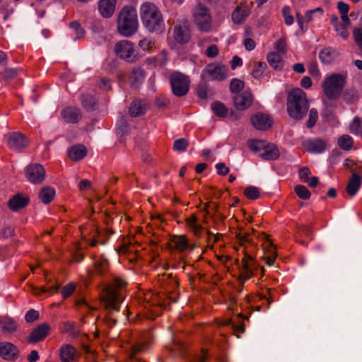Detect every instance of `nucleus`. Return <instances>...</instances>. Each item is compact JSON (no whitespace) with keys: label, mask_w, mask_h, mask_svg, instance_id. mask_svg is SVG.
<instances>
[{"label":"nucleus","mask_w":362,"mask_h":362,"mask_svg":"<svg viewBox=\"0 0 362 362\" xmlns=\"http://www.w3.org/2000/svg\"><path fill=\"white\" fill-rule=\"evenodd\" d=\"M127 282L125 279L115 277L112 284L103 291L100 299L105 309L110 311H119Z\"/></svg>","instance_id":"obj_1"},{"label":"nucleus","mask_w":362,"mask_h":362,"mask_svg":"<svg viewBox=\"0 0 362 362\" xmlns=\"http://www.w3.org/2000/svg\"><path fill=\"white\" fill-rule=\"evenodd\" d=\"M140 16L143 25L151 33H160L164 28V21L158 7L151 2L141 5Z\"/></svg>","instance_id":"obj_2"},{"label":"nucleus","mask_w":362,"mask_h":362,"mask_svg":"<svg viewBox=\"0 0 362 362\" xmlns=\"http://www.w3.org/2000/svg\"><path fill=\"white\" fill-rule=\"evenodd\" d=\"M309 108L306 93L300 88L291 90L287 96L286 109L288 115L293 119L300 120L306 115Z\"/></svg>","instance_id":"obj_3"},{"label":"nucleus","mask_w":362,"mask_h":362,"mask_svg":"<svg viewBox=\"0 0 362 362\" xmlns=\"http://www.w3.org/2000/svg\"><path fill=\"white\" fill-rule=\"evenodd\" d=\"M139 28L137 13L133 6H126L119 11L117 20L118 33L124 37L135 34Z\"/></svg>","instance_id":"obj_4"},{"label":"nucleus","mask_w":362,"mask_h":362,"mask_svg":"<svg viewBox=\"0 0 362 362\" xmlns=\"http://www.w3.org/2000/svg\"><path fill=\"white\" fill-rule=\"evenodd\" d=\"M347 80L346 72L332 74L327 76L322 83L324 95L329 99L334 100L342 94Z\"/></svg>","instance_id":"obj_5"},{"label":"nucleus","mask_w":362,"mask_h":362,"mask_svg":"<svg viewBox=\"0 0 362 362\" xmlns=\"http://www.w3.org/2000/svg\"><path fill=\"white\" fill-rule=\"evenodd\" d=\"M192 21L198 30L208 33L212 28V16L209 8L202 3L197 4L192 10Z\"/></svg>","instance_id":"obj_6"},{"label":"nucleus","mask_w":362,"mask_h":362,"mask_svg":"<svg viewBox=\"0 0 362 362\" xmlns=\"http://www.w3.org/2000/svg\"><path fill=\"white\" fill-rule=\"evenodd\" d=\"M244 257L241 259V267L239 268L238 279L242 281H245L252 276L257 275L259 272L261 276L263 277L265 269L263 267H260L252 256L245 249Z\"/></svg>","instance_id":"obj_7"},{"label":"nucleus","mask_w":362,"mask_h":362,"mask_svg":"<svg viewBox=\"0 0 362 362\" xmlns=\"http://www.w3.org/2000/svg\"><path fill=\"white\" fill-rule=\"evenodd\" d=\"M170 82L173 93L175 96L182 97L188 93L190 80L187 75L174 71L170 76Z\"/></svg>","instance_id":"obj_8"},{"label":"nucleus","mask_w":362,"mask_h":362,"mask_svg":"<svg viewBox=\"0 0 362 362\" xmlns=\"http://www.w3.org/2000/svg\"><path fill=\"white\" fill-rule=\"evenodd\" d=\"M202 77L217 81H223L228 77V68L217 62L209 64L202 71Z\"/></svg>","instance_id":"obj_9"},{"label":"nucleus","mask_w":362,"mask_h":362,"mask_svg":"<svg viewBox=\"0 0 362 362\" xmlns=\"http://www.w3.org/2000/svg\"><path fill=\"white\" fill-rule=\"evenodd\" d=\"M115 52L120 59L128 62H134L137 55L134 44L127 40L117 42L115 45Z\"/></svg>","instance_id":"obj_10"},{"label":"nucleus","mask_w":362,"mask_h":362,"mask_svg":"<svg viewBox=\"0 0 362 362\" xmlns=\"http://www.w3.org/2000/svg\"><path fill=\"white\" fill-rule=\"evenodd\" d=\"M6 144L11 150L19 151L28 144L27 138L20 132H10L5 135Z\"/></svg>","instance_id":"obj_11"},{"label":"nucleus","mask_w":362,"mask_h":362,"mask_svg":"<svg viewBox=\"0 0 362 362\" xmlns=\"http://www.w3.org/2000/svg\"><path fill=\"white\" fill-rule=\"evenodd\" d=\"M45 170L38 163L31 164L26 168L25 177L27 180L33 184H40L44 179Z\"/></svg>","instance_id":"obj_12"},{"label":"nucleus","mask_w":362,"mask_h":362,"mask_svg":"<svg viewBox=\"0 0 362 362\" xmlns=\"http://www.w3.org/2000/svg\"><path fill=\"white\" fill-rule=\"evenodd\" d=\"M173 37L179 44L187 43L191 37L190 30L187 25V21L179 22L173 28Z\"/></svg>","instance_id":"obj_13"},{"label":"nucleus","mask_w":362,"mask_h":362,"mask_svg":"<svg viewBox=\"0 0 362 362\" xmlns=\"http://www.w3.org/2000/svg\"><path fill=\"white\" fill-rule=\"evenodd\" d=\"M172 247L179 252H184L187 250H193L197 247L194 243H190L185 235H173L170 237Z\"/></svg>","instance_id":"obj_14"},{"label":"nucleus","mask_w":362,"mask_h":362,"mask_svg":"<svg viewBox=\"0 0 362 362\" xmlns=\"http://www.w3.org/2000/svg\"><path fill=\"white\" fill-rule=\"evenodd\" d=\"M264 241L262 244L264 255L262 257L265 263L268 266L274 264L276 257V250L270 238L267 235H264Z\"/></svg>","instance_id":"obj_15"},{"label":"nucleus","mask_w":362,"mask_h":362,"mask_svg":"<svg viewBox=\"0 0 362 362\" xmlns=\"http://www.w3.org/2000/svg\"><path fill=\"white\" fill-rule=\"evenodd\" d=\"M253 100L252 93L250 90H245L234 97L233 104L238 110L243 111L252 105Z\"/></svg>","instance_id":"obj_16"},{"label":"nucleus","mask_w":362,"mask_h":362,"mask_svg":"<svg viewBox=\"0 0 362 362\" xmlns=\"http://www.w3.org/2000/svg\"><path fill=\"white\" fill-rule=\"evenodd\" d=\"M50 326L47 323H42L35 328L28 337L30 343H37L43 340L49 333Z\"/></svg>","instance_id":"obj_17"},{"label":"nucleus","mask_w":362,"mask_h":362,"mask_svg":"<svg viewBox=\"0 0 362 362\" xmlns=\"http://www.w3.org/2000/svg\"><path fill=\"white\" fill-rule=\"evenodd\" d=\"M61 117L65 122L76 124L81 119V112L76 107L68 106L62 110Z\"/></svg>","instance_id":"obj_18"},{"label":"nucleus","mask_w":362,"mask_h":362,"mask_svg":"<svg viewBox=\"0 0 362 362\" xmlns=\"http://www.w3.org/2000/svg\"><path fill=\"white\" fill-rule=\"evenodd\" d=\"M251 122L257 129L266 130L271 127L272 119L269 115L259 112L251 117Z\"/></svg>","instance_id":"obj_19"},{"label":"nucleus","mask_w":362,"mask_h":362,"mask_svg":"<svg viewBox=\"0 0 362 362\" xmlns=\"http://www.w3.org/2000/svg\"><path fill=\"white\" fill-rule=\"evenodd\" d=\"M303 146L310 153H320L326 149L327 142L324 139L315 138L305 141Z\"/></svg>","instance_id":"obj_20"},{"label":"nucleus","mask_w":362,"mask_h":362,"mask_svg":"<svg viewBox=\"0 0 362 362\" xmlns=\"http://www.w3.org/2000/svg\"><path fill=\"white\" fill-rule=\"evenodd\" d=\"M117 0H99L98 10L104 18L111 17L115 11Z\"/></svg>","instance_id":"obj_21"},{"label":"nucleus","mask_w":362,"mask_h":362,"mask_svg":"<svg viewBox=\"0 0 362 362\" xmlns=\"http://www.w3.org/2000/svg\"><path fill=\"white\" fill-rule=\"evenodd\" d=\"M28 203L29 198L28 197L16 194L8 200V206L11 211H17L24 208Z\"/></svg>","instance_id":"obj_22"},{"label":"nucleus","mask_w":362,"mask_h":362,"mask_svg":"<svg viewBox=\"0 0 362 362\" xmlns=\"http://www.w3.org/2000/svg\"><path fill=\"white\" fill-rule=\"evenodd\" d=\"M18 355L15 345L9 342L0 343V356L6 360H14Z\"/></svg>","instance_id":"obj_23"},{"label":"nucleus","mask_w":362,"mask_h":362,"mask_svg":"<svg viewBox=\"0 0 362 362\" xmlns=\"http://www.w3.org/2000/svg\"><path fill=\"white\" fill-rule=\"evenodd\" d=\"M185 225L189 231L195 236L199 237L203 230V226L198 221L195 214H191L185 219Z\"/></svg>","instance_id":"obj_24"},{"label":"nucleus","mask_w":362,"mask_h":362,"mask_svg":"<svg viewBox=\"0 0 362 362\" xmlns=\"http://www.w3.org/2000/svg\"><path fill=\"white\" fill-rule=\"evenodd\" d=\"M283 54L276 52H269L267 56V60L271 67L276 71H281L284 66Z\"/></svg>","instance_id":"obj_25"},{"label":"nucleus","mask_w":362,"mask_h":362,"mask_svg":"<svg viewBox=\"0 0 362 362\" xmlns=\"http://www.w3.org/2000/svg\"><path fill=\"white\" fill-rule=\"evenodd\" d=\"M249 15V10L246 4L241 3L232 13V20L235 24H241Z\"/></svg>","instance_id":"obj_26"},{"label":"nucleus","mask_w":362,"mask_h":362,"mask_svg":"<svg viewBox=\"0 0 362 362\" xmlns=\"http://www.w3.org/2000/svg\"><path fill=\"white\" fill-rule=\"evenodd\" d=\"M260 156L267 160H276L279 157V151L276 145L266 142Z\"/></svg>","instance_id":"obj_27"},{"label":"nucleus","mask_w":362,"mask_h":362,"mask_svg":"<svg viewBox=\"0 0 362 362\" xmlns=\"http://www.w3.org/2000/svg\"><path fill=\"white\" fill-rule=\"evenodd\" d=\"M147 103L142 100L133 101L129 108V114L132 117H138L145 113Z\"/></svg>","instance_id":"obj_28"},{"label":"nucleus","mask_w":362,"mask_h":362,"mask_svg":"<svg viewBox=\"0 0 362 362\" xmlns=\"http://www.w3.org/2000/svg\"><path fill=\"white\" fill-rule=\"evenodd\" d=\"M146 343H138L134 344L130 351L129 358L132 362H145L141 358H138V355L146 351Z\"/></svg>","instance_id":"obj_29"},{"label":"nucleus","mask_w":362,"mask_h":362,"mask_svg":"<svg viewBox=\"0 0 362 362\" xmlns=\"http://www.w3.org/2000/svg\"><path fill=\"white\" fill-rule=\"evenodd\" d=\"M361 177L359 175H351L346 186V192L351 197L355 195L361 185Z\"/></svg>","instance_id":"obj_30"},{"label":"nucleus","mask_w":362,"mask_h":362,"mask_svg":"<svg viewBox=\"0 0 362 362\" xmlns=\"http://www.w3.org/2000/svg\"><path fill=\"white\" fill-rule=\"evenodd\" d=\"M87 153L86 148L83 145H77L72 146L68 152L69 157L72 160H79L86 156Z\"/></svg>","instance_id":"obj_31"},{"label":"nucleus","mask_w":362,"mask_h":362,"mask_svg":"<svg viewBox=\"0 0 362 362\" xmlns=\"http://www.w3.org/2000/svg\"><path fill=\"white\" fill-rule=\"evenodd\" d=\"M60 351L62 362H73L75 359L76 350L72 346H64Z\"/></svg>","instance_id":"obj_32"},{"label":"nucleus","mask_w":362,"mask_h":362,"mask_svg":"<svg viewBox=\"0 0 362 362\" xmlns=\"http://www.w3.org/2000/svg\"><path fill=\"white\" fill-rule=\"evenodd\" d=\"M144 70L141 67L137 66L132 70L129 81L132 86H136L144 81Z\"/></svg>","instance_id":"obj_33"},{"label":"nucleus","mask_w":362,"mask_h":362,"mask_svg":"<svg viewBox=\"0 0 362 362\" xmlns=\"http://www.w3.org/2000/svg\"><path fill=\"white\" fill-rule=\"evenodd\" d=\"M337 56V52L330 47L322 49L319 54V57L321 62L324 64L332 63L334 61Z\"/></svg>","instance_id":"obj_34"},{"label":"nucleus","mask_w":362,"mask_h":362,"mask_svg":"<svg viewBox=\"0 0 362 362\" xmlns=\"http://www.w3.org/2000/svg\"><path fill=\"white\" fill-rule=\"evenodd\" d=\"M211 109L214 114L220 118H225L228 115L229 110L223 103L215 101L211 103Z\"/></svg>","instance_id":"obj_35"},{"label":"nucleus","mask_w":362,"mask_h":362,"mask_svg":"<svg viewBox=\"0 0 362 362\" xmlns=\"http://www.w3.org/2000/svg\"><path fill=\"white\" fill-rule=\"evenodd\" d=\"M55 197V190L50 187H43L39 193V199L44 204L50 203Z\"/></svg>","instance_id":"obj_36"},{"label":"nucleus","mask_w":362,"mask_h":362,"mask_svg":"<svg viewBox=\"0 0 362 362\" xmlns=\"http://www.w3.org/2000/svg\"><path fill=\"white\" fill-rule=\"evenodd\" d=\"M337 145L344 151H350L354 145V139L348 134H343L339 137Z\"/></svg>","instance_id":"obj_37"},{"label":"nucleus","mask_w":362,"mask_h":362,"mask_svg":"<svg viewBox=\"0 0 362 362\" xmlns=\"http://www.w3.org/2000/svg\"><path fill=\"white\" fill-rule=\"evenodd\" d=\"M344 166L346 169H349L352 173V175H358L362 173V162L354 161L351 159H346L344 161Z\"/></svg>","instance_id":"obj_38"},{"label":"nucleus","mask_w":362,"mask_h":362,"mask_svg":"<svg viewBox=\"0 0 362 362\" xmlns=\"http://www.w3.org/2000/svg\"><path fill=\"white\" fill-rule=\"evenodd\" d=\"M267 64L264 62H255L252 70V76L255 79H260L267 69Z\"/></svg>","instance_id":"obj_39"},{"label":"nucleus","mask_w":362,"mask_h":362,"mask_svg":"<svg viewBox=\"0 0 362 362\" xmlns=\"http://www.w3.org/2000/svg\"><path fill=\"white\" fill-rule=\"evenodd\" d=\"M16 324L13 320L9 318L0 320V329L2 332L12 333L16 330Z\"/></svg>","instance_id":"obj_40"},{"label":"nucleus","mask_w":362,"mask_h":362,"mask_svg":"<svg viewBox=\"0 0 362 362\" xmlns=\"http://www.w3.org/2000/svg\"><path fill=\"white\" fill-rule=\"evenodd\" d=\"M351 25V20L349 19V22L341 21L336 27H334L335 31L343 39L346 40L349 36V28Z\"/></svg>","instance_id":"obj_41"},{"label":"nucleus","mask_w":362,"mask_h":362,"mask_svg":"<svg viewBox=\"0 0 362 362\" xmlns=\"http://www.w3.org/2000/svg\"><path fill=\"white\" fill-rule=\"evenodd\" d=\"M94 268L98 274L103 275L107 272L109 262L107 259L100 257L94 262Z\"/></svg>","instance_id":"obj_42"},{"label":"nucleus","mask_w":362,"mask_h":362,"mask_svg":"<svg viewBox=\"0 0 362 362\" xmlns=\"http://www.w3.org/2000/svg\"><path fill=\"white\" fill-rule=\"evenodd\" d=\"M337 9L340 14V18L341 21L349 22V17L348 16L349 11V6L348 4L343 1H339L337 3Z\"/></svg>","instance_id":"obj_43"},{"label":"nucleus","mask_w":362,"mask_h":362,"mask_svg":"<svg viewBox=\"0 0 362 362\" xmlns=\"http://www.w3.org/2000/svg\"><path fill=\"white\" fill-rule=\"evenodd\" d=\"M236 238L240 245L245 246L246 244H253L251 235L247 231L240 230L236 233Z\"/></svg>","instance_id":"obj_44"},{"label":"nucleus","mask_w":362,"mask_h":362,"mask_svg":"<svg viewBox=\"0 0 362 362\" xmlns=\"http://www.w3.org/2000/svg\"><path fill=\"white\" fill-rule=\"evenodd\" d=\"M138 46L141 50L151 52L155 49V42L149 38H144L139 42Z\"/></svg>","instance_id":"obj_45"},{"label":"nucleus","mask_w":362,"mask_h":362,"mask_svg":"<svg viewBox=\"0 0 362 362\" xmlns=\"http://www.w3.org/2000/svg\"><path fill=\"white\" fill-rule=\"evenodd\" d=\"M274 47L275 49L274 52L285 55L287 52V42L286 37H282L276 40L274 45Z\"/></svg>","instance_id":"obj_46"},{"label":"nucleus","mask_w":362,"mask_h":362,"mask_svg":"<svg viewBox=\"0 0 362 362\" xmlns=\"http://www.w3.org/2000/svg\"><path fill=\"white\" fill-rule=\"evenodd\" d=\"M349 132L351 134L362 136V121L358 117H355L349 125Z\"/></svg>","instance_id":"obj_47"},{"label":"nucleus","mask_w":362,"mask_h":362,"mask_svg":"<svg viewBox=\"0 0 362 362\" xmlns=\"http://www.w3.org/2000/svg\"><path fill=\"white\" fill-rule=\"evenodd\" d=\"M294 192H296L297 196L301 199H308L311 196V193L308 189V188L304 185H296L294 188Z\"/></svg>","instance_id":"obj_48"},{"label":"nucleus","mask_w":362,"mask_h":362,"mask_svg":"<svg viewBox=\"0 0 362 362\" xmlns=\"http://www.w3.org/2000/svg\"><path fill=\"white\" fill-rule=\"evenodd\" d=\"M244 195L249 199H257L260 196V192L257 187L249 186L245 189Z\"/></svg>","instance_id":"obj_49"},{"label":"nucleus","mask_w":362,"mask_h":362,"mask_svg":"<svg viewBox=\"0 0 362 362\" xmlns=\"http://www.w3.org/2000/svg\"><path fill=\"white\" fill-rule=\"evenodd\" d=\"M265 141L263 140H250L248 141V147L254 152L262 151L265 146Z\"/></svg>","instance_id":"obj_50"},{"label":"nucleus","mask_w":362,"mask_h":362,"mask_svg":"<svg viewBox=\"0 0 362 362\" xmlns=\"http://www.w3.org/2000/svg\"><path fill=\"white\" fill-rule=\"evenodd\" d=\"M188 145V140L185 138H181L174 141L173 149L176 151L182 152L187 149Z\"/></svg>","instance_id":"obj_51"},{"label":"nucleus","mask_w":362,"mask_h":362,"mask_svg":"<svg viewBox=\"0 0 362 362\" xmlns=\"http://www.w3.org/2000/svg\"><path fill=\"white\" fill-rule=\"evenodd\" d=\"M244 86V81L238 78H233L230 83V90L232 93H239L243 89Z\"/></svg>","instance_id":"obj_52"},{"label":"nucleus","mask_w":362,"mask_h":362,"mask_svg":"<svg viewBox=\"0 0 362 362\" xmlns=\"http://www.w3.org/2000/svg\"><path fill=\"white\" fill-rule=\"evenodd\" d=\"M353 37L355 44L357 45L360 51L362 52V28H355L353 30Z\"/></svg>","instance_id":"obj_53"},{"label":"nucleus","mask_w":362,"mask_h":362,"mask_svg":"<svg viewBox=\"0 0 362 362\" xmlns=\"http://www.w3.org/2000/svg\"><path fill=\"white\" fill-rule=\"evenodd\" d=\"M282 15L284 19V22L286 25H291L294 22V18L291 15V9L289 6H286L282 8Z\"/></svg>","instance_id":"obj_54"},{"label":"nucleus","mask_w":362,"mask_h":362,"mask_svg":"<svg viewBox=\"0 0 362 362\" xmlns=\"http://www.w3.org/2000/svg\"><path fill=\"white\" fill-rule=\"evenodd\" d=\"M318 119L317 111L315 109H311L309 112L308 120L307 121V127H313L317 122Z\"/></svg>","instance_id":"obj_55"},{"label":"nucleus","mask_w":362,"mask_h":362,"mask_svg":"<svg viewBox=\"0 0 362 362\" xmlns=\"http://www.w3.org/2000/svg\"><path fill=\"white\" fill-rule=\"evenodd\" d=\"M76 289V284L74 283H69L67 285H66L64 287H63L62 290V294L63 296V298H67L69 297L75 291Z\"/></svg>","instance_id":"obj_56"},{"label":"nucleus","mask_w":362,"mask_h":362,"mask_svg":"<svg viewBox=\"0 0 362 362\" xmlns=\"http://www.w3.org/2000/svg\"><path fill=\"white\" fill-rule=\"evenodd\" d=\"M70 28L74 31L76 39H78L83 35V30L78 22H72L70 24Z\"/></svg>","instance_id":"obj_57"},{"label":"nucleus","mask_w":362,"mask_h":362,"mask_svg":"<svg viewBox=\"0 0 362 362\" xmlns=\"http://www.w3.org/2000/svg\"><path fill=\"white\" fill-rule=\"evenodd\" d=\"M39 317V313L38 311L31 309L28 310L25 315V319L27 322H33L34 321L37 320Z\"/></svg>","instance_id":"obj_58"},{"label":"nucleus","mask_w":362,"mask_h":362,"mask_svg":"<svg viewBox=\"0 0 362 362\" xmlns=\"http://www.w3.org/2000/svg\"><path fill=\"white\" fill-rule=\"evenodd\" d=\"M81 100L82 105L85 108L92 107L94 105V99L90 95H83Z\"/></svg>","instance_id":"obj_59"},{"label":"nucleus","mask_w":362,"mask_h":362,"mask_svg":"<svg viewBox=\"0 0 362 362\" xmlns=\"http://www.w3.org/2000/svg\"><path fill=\"white\" fill-rule=\"evenodd\" d=\"M197 93L200 98H206L208 95V89L206 85L199 84L197 88Z\"/></svg>","instance_id":"obj_60"},{"label":"nucleus","mask_w":362,"mask_h":362,"mask_svg":"<svg viewBox=\"0 0 362 362\" xmlns=\"http://www.w3.org/2000/svg\"><path fill=\"white\" fill-rule=\"evenodd\" d=\"M309 74L314 77H319L320 72L316 62L310 63L308 66Z\"/></svg>","instance_id":"obj_61"},{"label":"nucleus","mask_w":362,"mask_h":362,"mask_svg":"<svg viewBox=\"0 0 362 362\" xmlns=\"http://www.w3.org/2000/svg\"><path fill=\"white\" fill-rule=\"evenodd\" d=\"M218 47L215 45H212L209 46L205 50V54L208 57H211V58L215 57L218 55Z\"/></svg>","instance_id":"obj_62"},{"label":"nucleus","mask_w":362,"mask_h":362,"mask_svg":"<svg viewBox=\"0 0 362 362\" xmlns=\"http://www.w3.org/2000/svg\"><path fill=\"white\" fill-rule=\"evenodd\" d=\"M243 43L247 51H252L256 47V42L252 38H244Z\"/></svg>","instance_id":"obj_63"},{"label":"nucleus","mask_w":362,"mask_h":362,"mask_svg":"<svg viewBox=\"0 0 362 362\" xmlns=\"http://www.w3.org/2000/svg\"><path fill=\"white\" fill-rule=\"evenodd\" d=\"M310 174L311 172L307 167H303L298 171L299 177L303 182H305V180H308L310 177Z\"/></svg>","instance_id":"obj_64"}]
</instances>
